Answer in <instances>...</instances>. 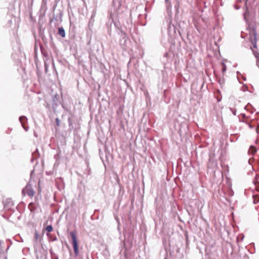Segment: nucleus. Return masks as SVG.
Returning <instances> with one entry per match:
<instances>
[{"label": "nucleus", "mask_w": 259, "mask_h": 259, "mask_svg": "<svg viewBox=\"0 0 259 259\" xmlns=\"http://www.w3.org/2000/svg\"><path fill=\"white\" fill-rule=\"evenodd\" d=\"M70 235L72 240V245L75 255L77 256L78 255V247L76 232L75 231L70 232Z\"/></svg>", "instance_id": "nucleus-2"}, {"label": "nucleus", "mask_w": 259, "mask_h": 259, "mask_svg": "<svg viewBox=\"0 0 259 259\" xmlns=\"http://www.w3.org/2000/svg\"><path fill=\"white\" fill-rule=\"evenodd\" d=\"M249 40L252 44L254 49L257 48V33L255 28L254 27L248 28Z\"/></svg>", "instance_id": "nucleus-1"}, {"label": "nucleus", "mask_w": 259, "mask_h": 259, "mask_svg": "<svg viewBox=\"0 0 259 259\" xmlns=\"http://www.w3.org/2000/svg\"><path fill=\"white\" fill-rule=\"evenodd\" d=\"M22 193L24 195L26 194L28 196L32 197L34 195V191L31 185L28 184L22 190Z\"/></svg>", "instance_id": "nucleus-3"}, {"label": "nucleus", "mask_w": 259, "mask_h": 259, "mask_svg": "<svg viewBox=\"0 0 259 259\" xmlns=\"http://www.w3.org/2000/svg\"><path fill=\"white\" fill-rule=\"evenodd\" d=\"M222 71L223 72H225L226 70V66L224 63H222Z\"/></svg>", "instance_id": "nucleus-11"}, {"label": "nucleus", "mask_w": 259, "mask_h": 259, "mask_svg": "<svg viewBox=\"0 0 259 259\" xmlns=\"http://www.w3.org/2000/svg\"><path fill=\"white\" fill-rule=\"evenodd\" d=\"M56 122L57 126H60V120L58 118H56Z\"/></svg>", "instance_id": "nucleus-13"}, {"label": "nucleus", "mask_w": 259, "mask_h": 259, "mask_svg": "<svg viewBox=\"0 0 259 259\" xmlns=\"http://www.w3.org/2000/svg\"><path fill=\"white\" fill-rule=\"evenodd\" d=\"M256 151V149L253 146H251L248 150V153L250 154H254Z\"/></svg>", "instance_id": "nucleus-6"}, {"label": "nucleus", "mask_w": 259, "mask_h": 259, "mask_svg": "<svg viewBox=\"0 0 259 259\" xmlns=\"http://www.w3.org/2000/svg\"><path fill=\"white\" fill-rule=\"evenodd\" d=\"M68 122H69V126H71L72 123V122L71 121L70 118H68Z\"/></svg>", "instance_id": "nucleus-14"}, {"label": "nucleus", "mask_w": 259, "mask_h": 259, "mask_svg": "<svg viewBox=\"0 0 259 259\" xmlns=\"http://www.w3.org/2000/svg\"><path fill=\"white\" fill-rule=\"evenodd\" d=\"M59 34L63 37L65 36L66 33L63 27H60L58 29Z\"/></svg>", "instance_id": "nucleus-5"}, {"label": "nucleus", "mask_w": 259, "mask_h": 259, "mask_svg": "<svg viewBox=\"0 0 259 259\" xmlns=\"http://www.w3.org/2000/svg\"><path fill=\"white\" fill-rule=\"evenodd\" d=\"M38 237V233L37 232H35V238L36 240L37 239Z\"/></svg>", "instance_id": "nucleus-15"}, {"label": "nucleus", "mask_w": 259, "mask_h": 259, "mask_svg": "<svg viewBox=\"0 0 259 259\" xmlns=\"http://www.w3.org/2000/svg\"><path fill=\"white\" fill-rule=\"evenodd\" d=\"M46 229L48 232H52L53 231V227L51 225L48 226Z\"/></svg>", "instance_id": "nucleus-9"}, {"label": "nucleus", "mask_w": 259, "mask_h": 259, "mask_svg": "<svg viewBox=\"0 0 259 259\" xmlns=\"http://www.w3.org/2000/svg\"><path fill=\"white\" fill-rule=\"evenodd\" d=\"M253 203L254 204H256L259 202V197L257 195L253 196Z\"/></svg>", "instance_id": "nucleus-7"}, {"label": "nucleus", "mask_w": 259, "mask_h": 259, "mask_svg": "<svg viewBox=\"0 0 259 259\" xmlns=\"http://www.w3.org/2000/svg\"><path fill=\"white\" fill-rule=\"evenodd\" d=\"M25 120H26V117L25 116H20L19 117V120H20V122L21 123L22 125L23 126V127H24V128L26 131H27V129L24 126V121Z\"/></svg>", "instance_id": "nucleus-4"}, {"label": "nucleus", "mask_w": 259, "mask_h": 259, "mask_svg": "<svg viewBox=\"0 0 259 259\" xmlns=\"http://www.w3.org/2000/svg\"><path fill=\"white\" fill-rule=\"evenodd\" d=\"M252 51H253V54H254V56L255 57V58L257 59H259V53H258L257 52L254 51L253 50H252Z\"/></svg>", "instance_id": "nucleus-10"}, {"label": "nucleus", "mask_w": 259, "mask_h": 259, "mask_svg": "<svg viewBox=\"0 0 259 259\" xmlns=\"http://www.w3.org/2000/svg\"><path fill=\"white\" fill-rule=\"evenodd\" d=\"M252 108V106L249 105H247L246 107V109L247 111H250L251 112V113H253L255 111V109H253V110H251Z\"/></svg>", "instance_id": "nucleus-8"}, {"label": "nucleus", "mask_w": 259, "mask_h": 259, "mask_svg": "<svg viewBox=\"0 0 259 259\" xmlns=\"http://www.w3.org/2000/svg\"><path fill=\"white\" fill-rule=\"evenodd\" d=\"M249 127H250V128H252L254 127L253 126H252V125H250V124H249Z\"/></svg>", "instance_id": "nucleus-16"}, {"label": "nucleus", "mask_w": 259, "mask_h": 259, "mask_svg": "<svg viewBox=\"0 0 259 259\" xmlns=\"http://www.w3.org/2000/svg\"><path fill=\"white\" fill-rule=\"evenodd\" d=\"M242 121L243 122H246V121L245 120L246 119V118H247V117L246 116V114H242Z\"/></svg>", "instance_id": "nucleus-12"}]
</instances>
